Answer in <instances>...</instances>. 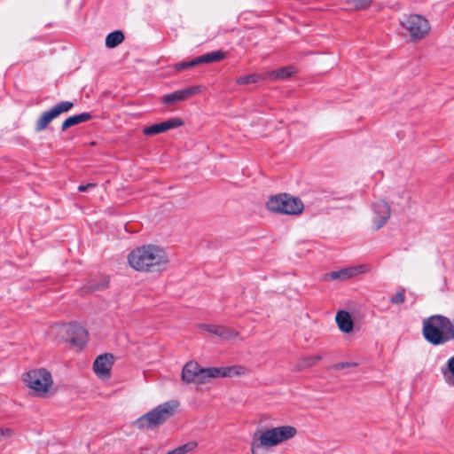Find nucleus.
Wrapping results in <instances>:
<instances>
[{
    "label": "nucleus",
    "instance_id": "obj_1",
    "mask_svg": "<svg viewBox=\"0 0 454 454\" xmlns=\"http://www.w3.org/2000/svg\"><path fill=\"white\" fill-rule=\"evenodd\" d=\"M128 261L136 270L145 272L156 271L168 262L165 251L154 245H145L132 250Z\"/></svg>",
    "mask_w": 454,
    "mask_h": 454
},
{
    "label": "nucleus",
    "instance_id": "obj_2",
    "mask_svg": "<svg viewBox=\"0 0 454 454\" xmlns=\"http://www.w3.org/2000/svg\"><path fill=\"white\" fill-rule=\"evenodd\" d=\"M296 434V428L292 426L270 428L262 432L259 436H257V434H254L251 443V451L253 454H265V447L276 446L294 437Z\"/></svg>",
    "mask_w": 454,
    "mask_h": 454
},
{
    "label": "nucleus",
    "instance_id": "obj_3",
    "mask_svg": "<svg viewBox=\"0 0 454 454\" xmlns=\"http://www.w3.org/2000/svg\"><path fill=\"white\" fill-rule=\"evenodd\" d=\"M450 319L433 315L423 320V336L430 344L438 346L450 340Z\"/></svg>",
    "mask_w": 454,
    "mask_h": 454
},
{
    "label": "nucleus",
    "instance_id": "obj_4",
    "mask_svg": "<svg viewBox=\"0 0 454 454\" xmlns=\"http://www.w3.org/2000/svg\"><path fill=\"white\" fill-rule=\"evenodd\" d=\"M178 406L179 403L176 400L160 404L135 420L134 426L138 429H153L157 427L171 418L176 411Z\"/></svg>",
    "mask_w": 454,
    "mask_h": 454
},
{
    "label": "nucleus",
    "instance_id": "obj_5",
    "mask_svg": "<svg viewBox=\"0 0 454 454\" xmlns=\"http://www.w3.org/2000/svg\"><path fill=\"white\" fill-rule=\"evenodd\" d=\"M227 376L225 367L201 368L196 362L187 363L182 371V380L186 383L203 384L212 378H223Z\"/></svg>",
    "mask_w": 454,
    "mask_h": 454
},
{
    "label": "nucleus",
    "instance_id": "obj_6",
    "mask_svg": "<svg viewBox=\"0 0 454 454\" xmlns=\"http://www.w3.org/2000/svg\"><path fill=\"white\" fill-rule=\"evenodd\" d=\"M266 206L270 212L283 215H298L304 210V204L301 200L287 193L271 196Z\"/></svg>",
    "mask_w": 454,
    "mask_h": 454
},
{
    "label": "nucleus",
    "instance_id": "obj_7",
    "mask_svg": "<svg viewBox=\"0 0 454 454\" xmlns=\"http://www.w3.org/2000/svg\"><path fill=\"white\" fill-rule=\"evenodd\" d=\"M23 380L39 396H43L53 384L51 372L43 368L27 372Z\"/></svg>",
    "mask_w": 454,
    "mask_h": 454
},
{
    "label": "nucleus",
    "instance_id": "obj_8",
    "mask_svg": "<svg viewBox=\"0 0 454 454\" xmlns=\"http://www.w3.org/2000/svg\"><path fill=\"white\" fill-rule=\"evenodd\" d=\"M74 106L71 101H62L53 106L50 110L43 112L37 119L35 126L36 132L44 130L48 125L61 114L69 112Z\"/></svg>",
    "mask_w": 454,
    "mask_h": 454
},
{
    "label": "nucleus",
    "instance_id": "obj_9",
    "mask_svg": "<svg viewBox=\"0 0 454 454\" xmlns=\"http://www.w3.org/2000/svg\"><path fill=\"white\" fill-rule=\"evenodd\" d=\"M402 25L409 31L413 41L423 38L430 29L427 20L417 14H412L407 17L402 22Z\"/></svg>",
    "mask_w": 454,
    "mask_h": 454
},
{
    "label": "nucleus",
    "instance_id": "obj_10",
    "mask_svg": "<svg viewBox=\"0 0 454 454\" xmlns=\"http://www.w3.org/2000/svg\"><path fill=\"white\" fill-rule=\"evenodd\" d=\"M225 57H226V53L224 51H211V52L203 54L201 56H199L190 61H183L180 63H176L174 66V68L176 71L180 72L184 69L198 66L200 64H209V63L218 62L220 60L224 59Z\"/></svg>",
    "mask_w": 454,
    "mask_h": 454
},
{
    "label": "nucleus",
    "instance_id": "obj_11",
    "mask_svg": "<svg viewBox=\"0 0 454 454\" xmlns=\"http://www.w3.org/2000/svg\"><path fill=\"white\" fill-rule=\"evenodd\" d=\"M373 223L375 229L379 230L386 224L390 217L391 209L389 205L384 200H379L372 205Z\"/></svg>",
    "mask_w": 454,
    "mask_h": 454
},
{
    "label": "nucleus",
    "instance_id": "obj_12",
    "mask_svg": "<svg viewBox=\"0 0 454 454\" xmlns=\"http://www.w3.org/2000/svg\"><path fill=\"white\" fill-rule=\"evenodd\" d=\"M64 331L73 345L82 347L86 343L88 333L82 326L74 323L68 324L64 326Z\"/></svg>",
    "mask_w": 454,
    "mask_h": 454
},
{
    "label": "nucleus",
    "instance_id": "obj_13",
    "mask_svg": "<svg viewBox=\"0 0 454 454\" xmlns=\"http://www.w3.org/2000/svg\"><path fill=\"white\" fill-rule=\"evenodd\" d=\"M113 364L114 356L112 354L100 355L94 361V372L99 378L108 379Z\"/></svg>",
    "mask_w": 454,
    "mask_h": 454
},
{
    "label": "nucleus",
    "instance_id": "obj_14",
    "mask_svg": "<svg viewBox=\"0 0 454 454\" xmlns=\"http://www.w3.org/2000/svg\"><path fill=\"white\" fill-rule=\"evenodd\" d=\"M200 86L187 87L184 90H176L172 93L165 95L162 98V103L166 105H173L191 98L192 96L200 92Z\"/></svg>",
    "mask_w": 454,
    "mask_h": 454
},
{
    "label": "nucleus",
    "instance_id": "obj_15",
    "mask_svg": "<svg viewBox=\"0 0 454 454\" xmlns=\"http://www.w3.org/2000/svg\"><path fill=\"white\" fill-rule=\"evenodd\" d=\"M183 125V121L180 118H172L160 123H156L148 127H145L143 133L146 136H153L171 129L177 128Z\"/></svg>",
    "mask_w": 454,
    "mask_h": 454
},
{
    "label": "nucleus",
    "instance_id": "obj_16",
    "mask_svg": "<svg viewBox=\"0 0 454 454\" xmlns=\"http://www.w3.org/2000/svg\"><path fill=\"white\" fill-rule=\"evenodd\" d=\"M363 268L364 266L360 265L358 267L344 268L340 270L331 271L325 275V278L328 280H345L363 272Z\"/></svg>",
    "mask_w": 454,
    "mask_h": 454
},
{
    "label": "nucleus",
    "instance_id": "obj_17",
    "mask_svg": "<svg viewBox=\"0 0 454 454\" xmlns=\"http://www.w3.org/2000/svg\"><path fill=\"white\" fill-rule=\"evenodd\" d=\"M336 323L343 333H350L354 328V322L348 311L340 310L336 315Z\"/></svg>",
    "mask_w": 454,
    "mask_h": 454
},
{
    "label": "nucleus",
    "instance_id": "obj_18",
    "mask_svg": "<svg viewBox=\"0 0 454 454\" xmlns=\"http://www.w3.org/2000/svg\"><path fill=\"white\" fill-rule=\"evenodd\" d=\"M91 118L92 116L90 113H82L74 116H70L63 121L61 125V130L65 131L66 129L73 126L78 125L82 122L88 121Z\"/></svg>",
    "mask_w": 454,
    "mask_h": 454
},
{
    "label": "nucleus",
    "instance_id": "obj_19",
    "mask_svg": "<svg viewBox=\"0 0 454 454\" xmlns=\"http://www.w3.org/2000/svg\"><path fill=\"white\" fill-rule=\"evenodd\" d=\"M295 73V70L293 67H284L270 72L265 73L266 79L277 80V79H286L291 77Z\"/></svg>",
    "mask_w": 454,
    "mask_h": 454
},
{
    "label": "nucleus",
    "instance_id": "obj_20",
    "mask_svg": "<svg viewBox=\"0 0 454 454\" xmlns=\"http://www.w3.org/2000/svg\"><path fill=\"white\" fill-rule=\"evenodd\" d=\"M444 380L450 386H454V356L449 358L446 366L442 367Z\"/></svg>",
    "mask_w": 454,
    "mask_h": 454
},
{
    "label": "nucleus",
    "instance_id": "obj_21",
    "mask_svg": "<svg viewBox=\"0 0 454 454\" xmlns=\"http://www.w3.org/2000/svg\"><path fill=\"white\" fill-rule=\"evenodd\" d=\"M124 39V34L121 30H115L106 35V46L109 49H113L121 43Z\"/></svg>",
    "mask_w": 454,
    "mask_h": 454
},
{
    "label": "nucleus",
    "instance_id": "obj_22",
    "mask_svg": "<svg viewBox=\"0 0 454 454\" xmlns=\"http://www.w3.org/2000/svg\"><path fill=\"white\" fill-rule=\"evenodd\" d=\"M321 359L322 356L319 355L300 358L296 363V370L303 371L307 368L312 367Z\"/></svg>",
    "mask_w": 454,
    "mask_h": 454
},
{
    "label": "nucleus",
    "instance_id": "obj_23",
    "mask_svg": "<svg viewBox=\"0 0 454 454\" xmlns=\"http://www.w3.org/2000/svg\"><path fill=\"white\" fill-rule=\"evenodd\" d=\"M198 328L215 336H223L225 333V328L216 325L200 324Z\"/></svg>",
    "mask_w": 454,
    "mask_h": 454
},
{
    "label": "nucleus",
    "instance_id": "obj_24",
    "mask_svg": "<svg viewBox=\"0 0 454 454\" xmlns=\"http://www.w3.org/2000/svg\"><path fill=\"white\" fill-rule=\"evenodd\" d=\"M266 79L265 74H250L247 75H243L239 77L236 80V82L238 84H248V83H256L261 80Z\"/></svg>",
    "mask_w": 454,
    "mask_h": 454
},
{
    "label": "nucleus",
    "instance_id": "obj_25",
    "mask_svg": "<svg viewBox=\"0 0 454 454\" xmlns=\"http://www.w3.org/2000/svg\"><path fill=\"white\" fill-rule=\"evenodd\" d=\"M249 373V369L242 365L229 366V378L243 376Z\"/></svg>",
    "mask_w": 454,
    "mask_h": 454
},
{
    "label": "nucleus",
    "instance_id": "obj_26",
    "mask_svg": "<svg viewBox=\"0 0 454 454\" xmlns=\"http://www.w3.org/2000/svg\"><path fill=\"white\" fill-rule=\"evenodd\" d=\"M405 289L401 288L397 291L393 296L390 297L389 301L392 304L399 305L404 302L405 301Z\"/></svg>",
    "mask_w": 454,
    "mask_h": 454
},
{
    "label": "nucleus",
    "instance_id": "obj_27",
    "mask_svg": "<svg viewBox=\"0 0 454 454\" xmlns=\"http://www.w3.org/2000/svg\"><path fill=\"white\" fill-rule=\"evenodd\" d=\"M196 447H197L196 442H186V443L176 448L175 450L177 454H185V453H188V452L193 450Z\"/></svg>",
    "mask_w": 454,
    "mask_h": 454
},
{
    "label": "nucleus",
    "instance_id": "obj_28",
    "mask_svg": "<svg viewBox=\"0 0 454 454\" xmlns=\"http://www.w3.org/2000/svg\"><path fill=\"white\" fill-rule=\"evenodd\" d=\"M356 366H357V363H355V362H340V363L335 364L333 366V368H334L335 370H342L345 368L356 367Z\"/></svg>",
    "mask_w": 454,
    "mask_h": 454
},
{
    "label": "nucleus",
    "instance_id": "obj_29",
    "mask_svg": "<svg viewBox=\"0 0 454 454\" xmlns=\"http://www.w3.org/2000/svg\"><path fill=\"white\" fill-rule=\"evenodd\" d=\"M108 286V279L105 278L101 284H93L89 288L92 291L101 290Z\"/></svg>",
    "mask_w": 454,
    "mask_h": 454
},
{
    "label": "nucleus",
    "instance_id": "obj_30",
    "mask_svg": "<svg viewBox=\"0 0 454 454\" xmlns=\"http://www.w3.org/2000/svg\"><path fill=\"white\" fill-rule=\"evenodd\" d=\"M95 186H96V184H94V183H90V184H85V185L81 184V185H79V186H78V190H79L80 192H86V191H88L89 189L93 188V187H95Z\"/></svg>",
    "mask_w": 454,
    "mask_h": 454
},
{
    "label": "nucleus",
    "instance_id": "obj_31",
    "mask_svg": "<svg viewBox=\"0 0 454 454\" xmlns=\"http://www.w3.org/2000/svg\"><path fill=\"white\" fill-rule=\"evenodd\" d=\"M238 335H239L238 332H234V331H231V329H229V335H228L229 340L231 339H236L238 337Z\"/></svg>",
    "mask_w": 454,
    "mask_h": 454
},
{
    "label": "nucleus",
    "instance_id": "obj_32",
    "mask_svg": "<svg viewBox=\"0 0 454 454\" xmlns=\"http://www.w3.org/2000/svg\"><path fill=\"white\" fill-rule=\"evenodd\" d=\"M450 340H454V318L450 320Z\"/></svg>",
    "mask_w": 454,
    "mask_h": 454
}]
</instances>
